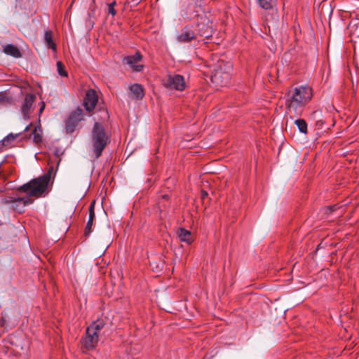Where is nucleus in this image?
Here are the masks:
<instances>
[{
    "mask_svg": "<svg viewBox=\"0 0 359 359\" xmlns=\"http://www.w3.org/2000/svg\"><path fill=\"white\" fill-rule=\"evenodd\" d=\"M95 215L94 211V202H93L89 207V218L86 226L85 233L88 235L91 231V228L93 226V221L95 219Z\"/></svg>",
    "mask_w": 359,
    "mask_h": 359,
    "instance_id": "14",
    "label": "nucleus"
},
{
    "mask_svg": "<svg viewBox=\"0 0 359 359\" xmlns=\"http://www.w3.org/2000/svg\"><path fill=\"white\" fill-rule=\"evenodd\" d=\"M141 55L137 53L134 55L128 56L123 59V61L128 65L134 71L140 72L142 69V65H137L141 60Z\"/></svg>",
    "mask_w": 359,
    "mask_h": 359,
    "instance_id": "10",
    "label": "nucleus"
},
{
    "mask_svg": "<svg viewBox=\"0 0 359 359\" xmlns=\"http://www.w3.org/2000/svg\"><path fill=\"white\" fill-rule=\"evenodd\" d=\"M44 39H45V41L46 43V45L48 46V47L53 49V50H55V44L53 41L51 32H50V31L46 32V33L44 34Z\"/></svg>",
    "mask_w": 359,
    "mask_h": 359,
    "instance_id": "19",
    "label": "nucleus"
},
{
    "mask_svg": "<svg viewBox=\"0 0 359 359\" xmlns=\"http://www.w3.org/2000/svg\"><path fill=\"white\" fill-rule=\"evenodd\" d=\"M44 107H45V104H44V103H43L42 106L40 107L39 113L42 112V111L43 110Z\"/></svg>",
    "mask_w": 359,
    "mask_h": 359,
    "instance_id": "25",
    "label": "nucleus"
},
{
    "mask_svg": "<svg viewBox=\"0 0 359 359\" xmlns=\"http://www.w3.org/2000/svg\"><path fill=\"white\" fill-rule=\"evenodd\" d=\"M30 126H31V124H30V125H29V126H26V128H25V132H26V131H28V130H29Z\"/></svg>",
    "mask_w": 359,
    "mask_h": 359,
    "instance_id": "26",
    "label": "nucleus"
},
{
    "mask_svg": "<svg viewBox=\"0 0 359 359\" xmlns=\"http://www.w3.org/2000/svg\"><path fill=\"white\" fill-rule=\"evenodd\" d=\"M231 66L229 64L220 62L211 76V81L217 86H225L231 78Z\"/></svg>",
    "mask_w": 359,
    "mask_h": 359,
    "instance_id": "4",
    "label": "nucleus"
},
{
    "mask_svg": "<svg viewBox=\"0 0 359 359\" xmlns=\"http://www.w3.org/2000/svg\"><path fill=\"white\" fill-rule=\"evenodd\" d=\"M104 323L102 320H97L92 323V324L87 327V330L90 332H95L99 336L101 330L104 327Z\"/></svg>",
    "mask_w": 359,
    "mask_h": 359,
    "instance_id": "15",
    "label": "nucleus"
},
{
    "mask_svg": "<svg viewBox=\"0 0 359 359\" xmlns=\"http://www.w3.org/2000/svg\"><path fill=\"white\" fill-rule=\"evenodd\" d=\"M83 118V111L78 108L74 110L69 116L66 122V130L72 133L77 123Z\"/></svg>",
    "mask_w": 359,
    "mask_h": 359,
    "instance_id": "6",
    "label": "nucleus"
},
{
    "mask_svg": "<svg viewBox=\"0 0 359 359\" xmlns=\"http://www.w3.org/2000/svg\"><path fill=\"white\" fill-rule=\"evenodd\" d=\"M33 140L36 143L41 142L42 140V130L40 126H35L32 133Z\"/></svg>",
    "mask_w": 359,
    "mask_h": 359,
    "instance_id": "18",
    "label": "nucleus"
},
{
    "mask_svg": "<svg viewBox=\"0 0 359 359\" xmlns=\"http://www.w3.org/2000/svg\"><path fill=\"white\" fill-rule=\"evenodd\" d=\"M97 100L98 97L96 92L92 89L88 90L83 100L85 109L89 112L92 111L95 109Z\"/></svg>",
    "mask_w": 359,
    "mask_h": 359,
    "instance_id": "7",
    "label": "nucleus"
},
{
    "mask_svg": "<svg viewBox=\"0 0 359 359\" xmlns=\"http://www.w3.org/2000/svg\"><path fill=\"white\" fill-rule=\"evenodd\" d=\"M294 123L301 133L304 134L307 133V124L304 119H297Z\"/></svg>",
    "mask_w": 359,
    "mask_h": 359,
    "instance_id": "20",
    "label": "nucleus"
},
{
    "mask_svg": "<svg viewBox=\"0 0 359 359\" xmlns=\"http://www.w3.org/2000/svg\"><path fill=\"white\" fill-rule=\"evenodd\" d=\"M4 52L7 55H11L17 58L21 56L19 49L12 44H8L6 46H4Z\"/></svg>",
    "mask_w": 359,
    "mask_h": 359,
    "instance_id": "16",
    "label": "nucleus"
},
{
    "mask_svg": "<svg viewBox=\"0 0 359 359\" xmlns=\"http://www.w3.org/2000/svg\"><path fill=\"white\" fill-rule=\"evenodd\" d=\"M114 4H115V3L114 2V3L110 4L109 5V13L110 14H111L112 15H115V13H116L115 10H114Z\"/></svg>",
    "mask_w": 359,
    "mask_h": 359,
    "instance_id": "23",
    "label": "nucleus"
},
{
    "mask_svg": "<svg viewBox=\"0 0 359 359\" xmlns=\"http://www.w3.org/2000/svg\"><path fill=\"white\" fill-rule=\"evenodd\" d=\"M195 38L194 32L189 28H184L181 34L177 36V39L181 42H188Z\"/></svg>",
    "mask_w": 359,
    "mask_h": 359,
    "instance_id": "13",
    "label": "nucleus"
},
{
    "mask_svg": "<svg viewBox=\"0 0 359 359\" xmlns=\"http://www.w3.org/2000/svg\"><path fill=\"white\" fill-rule=\"evenodd\" d=\"M177 236L180 241L187 244H191L194 241L191 233L183 228H180L177 230Z\"/></svg>",
    "mask_w": 359,
    "mask_h": 359,
    "instance_id": "11",
    "label": "nucleus"
},
{
    "mask_svg": "<svg viewBox=\"0 0 359 359\" xmlns=\"http://www.w3.org/2000/svg\"><path fill=\"white\" fill-rule=\"evenodd\" d=\"M312 97L313 90L309 86H297L288 91L286 107L290 112L298 114L311 100Z\"/></svg>",
    "mask_w": 359,
    "mask_h": 359,
    "instance_id": "1",
    "label": "nucleus"
},
{
    "mask_svg": "<svg viewBox=\"0 0 359 359\" xmlns=\"http://www.w3.org/2000/svg\"><path fill=\"white\" fill-rule=\"evenodd\" d=\"M49 181L50 176L45 175L20 187L18 190L27 193L28 196L19 197L15 199V201L22 203L23 206L32 203L33 200L30 198V196L38 198L45 195L47 193Z\"/></svg>",
    "mask_w": 359,
    "mask_h": 359,
    "instance_id": "2",
    "label": "nucleus"
},
{
    "mask_svg": "<svg viewBox=\"0 0 359 359\" xmlns=\"http://www.w3.org/2000/svg\"><path fill=\"white\" fill-rule=\"evenodd\" d=\"M93 151L95 158H98L107 144V137L102 126L95 123L92 132Z\"/></svg>",
    "mask_w": 359,
    "mask_h": 359,
    "instance_id": "3",
    "label": "nucleus"
},
{
    "mask_svg": "<svg viewBox=\"0 0 359 359\" xmlns=\"http://www.w3.org/2000/svg\"><path fill=\"white\" fill-rule=\"evenodd\" d=\"M164 85L170 89L183 90L186 86L184 79L179 74L168 75L164 81Z\"/></svg>",
    "mask_w": 359,
    "mask_h": 359,
    "instance_id": "5",
    "label": "nucleus"
},
{
    "mask_svg": "<svg viewBox=\"0 0 359 359\" xmlns=\"http://www.w3.org/2000/svg\"><path fill=\"white\" fill-rule=\"evenodd\" d=\"M34 97V95L28 94L25 98V102L22 106V113L25 119H29L30 118Z\"/></svg>",
    "mask_w": 359,
    "mask_h": 359,
    "instance_id": "9",
    "label": "nucleus"
},
{
    "mask_svg": "<svg viewBox=\"0 0 359 359\" xmlns=\"http://www.w3.org/2000/svg\"><path fill=\"white\" fill-rule=\"evenodd\" d=\"M334 209H335V206H332V207L325 208V213L331 212Z\"/></svg>",
    "mask_w": 359,
    "mask_h": 359,
    "instance_id": "24",
    "label": "nucleus"
},
{
    "mask_svg": "<svg viewBox=\"0 0 359 359\" xmlns=\"http://www.w3.org/2000/svg\"><path fill=\"white\" fill-rule=\"evenodd\" d=\"M20 135V133H16V134H13V133H10L8 134L6 137H5L1 142H2V144L7 147H10L12 146V144L13 142V141Z\"/></svg>",
    "mask_w": 359,
    "mask_h": 359,
    "instance_id": "17",
    "label": "nucleus"
},
{
    "mask_svg": "<svg viewBox=\"0 0 359 359\" xmlns=\"http://www.w3.org/2000/svg\"><path fill=\"white\" fill-rule=\"evenodd\" d=\"M99 336L95 332H90L86 330V334L82 339V345L86 350L92 349L97 344Z\"/></svg>",
    "mask_w": 359,
    "mask_h": 359,
    "instance_id": "8",
    "label": "nucleus"
},
{
    "mask_svg": "<svg viewBox=\"0 0 359 359\" xmlns=\"http://www.w3.org/2000/svg\"><path fill=\"white\" fill-rule=\"evenodd\" d=\"M130 96L134 99H142L144 96L143 88L141 85L135 83L130 86Z\"/></svg>",
    "mask_w": 359,
    "mask_h": 359,
    "instance_id": "12",
    "label": "nucleus"
},
{
    "mask_svg": "<svg viewBox=\"0 0 359 359\" xmlns=\"http://www.w3.org/2000/svg\"><path fill=\"white\" fill-rule=\"evenodd\" d=\"M57 72L60 76H67V73L65 70L64 65H62V63L61 62H57Z\"/></svg>",
    "mask_w": 359,
    "mask_h": 359,
    "instance_id": "22",
    "label": "nucleus"
},
{
    "mask_svg": "<svg viewBox=\"0 0 359 359\" xmlns=\"http://www.w3.org/2000/svg\"><path fill=\"white\" fill-rule=\"evenodd\" d=\"M259 6L264 9L271 8L275 0H257Z\"/></svg>",
    "mask_w": 359,
    "mask_h": 359,
    "instance_id": "21",
    "label": "nucleus"
}]
</instances>
